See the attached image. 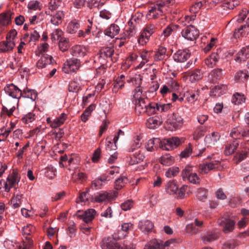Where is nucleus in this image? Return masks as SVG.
Here are the masks:
<instances>
[{
  "mask_svg": "<svg viewBox=\"0 0 249 249\" xmlns=\"http://www.w3.org/2000/svg\"><path fill=\"white\" fill-rule=\"evenodd\" d=\"M80 27L79 22L76 19L71 21L67 26V31L70 34H74Z\"/></svg>",
  "mask_w": 249,
  "mask_h": 249,
  "instance_id": "43",
  "label": "nucleus"
},
{
  "mask_svg": "<svg viewBox=\"0 0 249 249\" xmlns=\"http://www.w3.org/2000/svg\"><path fill=\"white\" fill-rule=\"evenodd\" d=\"M114 50L109 48L102 49L100 53L97 55V59L101 65H103L106 63V60L108 58H110L112 55Z\"/></svg>",
  "mask_w": 249,
  "mask_h": 249,
  "instance_id": "14",
  "label": "nucleus"
},
{
  "mask_svg": "<svg viewBox=\"0 0 249 249\" xmlns=\"http://www.w3.org/2000/svg\"><path fill=\"white\" fill-rule=\"evenodd\" d=\"M160 146L163 150L169 151L173 149L172 143L171 142H170L169 138L164 139L162 141H160Z\"/></svg>",
  "mask_w": 249,
  "mask_h": 249,
  "instance_id": "54",
  "label": "nucleus"
},
{
  "mask_svg": "<svg viewBox=\"0 0 249 249\" xmlns=\"http://www.w3.org/2000/svg\"><path fill=\"white\" fill-rule=\"evenodd\" d=\"M15 46L14 41L6 40L0 42V52L6 53L12 51Z\"/></svg>",
  "mask_w": 249,
  "mask_h": 249,
  "instance_id": "22",
  "label": "nucleus"
},
{
  "mask_svg": "<svg viewBox=\"0 0 249 249\" xmlns=\"http://www.w3.org/2000/svg\"><path fill=\"white\" fill-rule=\"evenodd\" d=\"M178 189V185L174 180L169 181L165 186V191L170 195H176Z\"/></svg>",
  "mask_w": 249,
  "mask_h": 249,
  "instance_id": "32",
  "label": "nucleus"
},
{
  "mask_svg": "<svg viewBox=\"0 0 249 249\" xmlns=\"http://www.w3.org/2000/svg\"><path fill=\"white\" fill-rule=\"evenodd\" d=\"M160 163L164 165L169 166L173 164L174 159L170 155H165L160 158Z\"/></svg>",
  "mask_w": 249,
  "mask_h": 249,
  "instance_id": "50",
  "label": "nucleus"
},
{
  "mask_svg": "<svg viewBox=\"0 0 249 249\" xmlns=\"http://www.w3.org/2000/svg\"><path fill=\"white\" fill-rule=\"evenodd\" d=\"M113 178V177L107 176L106 174L102 175L99 178L92 181V185L95 187H99L103 185V183L109 181Z\"/></svg>",
  "mask_w": 249,
  "mask_h": 249,
  "instance_id": "33",
  "label": "nucleus"
},
{
  "mask_svg": "<svg viewBox=\"0 0 249 249\" xmlns=\"http://www.w3.org/2000/svg\"><path fill=\"white\" fill-rule=\"evenodd\" d=\"M80 79H74L73 81H72L69 84V90L70 92H77L80 88Z\"/></svg>",
  "mask_w": 249,
  "mask_h": 249,
  "instance_id": "48",
  "label": "nucleus"
},
{
  "mask_svg": "<svg viewBox=\"0 0 249 249\" xmlns=\"http://www.w3.org/2000/svg\"><path fill=\"white\" fill-rule=\"evenodd\" d=\"M220 135L218 132H213L206 136L205 142L208 146H211L219 140Z\"/></svg>",
  "mask_w": 249,
  "mask_h": 249,
  "instance_id": "20",
  "label": "nucleus"
},
{
  "mask_svg": "<svg viewBox=\"0 0 249 249\" xmlns=\"http://www.w3.org/2000/svg\"><path fill=\"white\" fill-rule=\"evenodd\" d=\"M37 29V28H35L34 30L31 32L30 34L28 33L25 34L22 39L26 43L35 42L36 41L38 40L40 37V34Z\"/></svg>",
  "mask_w": 249,
  "mask_h": 249,
  "instance_id": "19",
  "label": "nucleus"
},
{
  "mask_svg": "<svg viewBox=\"0 0 249 249\" xmlns=\"http://www.w3.org/2000/svg\"><path fill=\"white\" fill-rule=\"evenodd\" d=\"M218 225L222 227V231L225 233L232 232L235 227V222L233 220L225 217H221L218 220Z\"/></svg>",
  "mask_w": 249,
  "mask_h": 249,
  "instance_id": "7",
  "label": "nucleus"
},
{
  "mask_svg": "<svg viewBox=\"0 0 249 249\" xmlns=\"http://www.w3.org/2000/svg\"><path fill=\"white\" fill-rule=\"evenodd\" d=\"M183 180H188L191 183L197 184L200 182V178L196 173L193 172V167L186 166L181 172Z\"/></svg>",
  "mask_w": 249,
  "mask_h": 249,
  "instance_id": "2",
  "label": "nucleus"
},
{
  "mask_svg": "<svg viewBox=\"0 0 249 249\" xmlns=\"http://www.w3.org/2000/svg\"><path fill=\"white\" fill-rule=\"evenodd\" d=\"M227 89V86L225 84H218L214 86L211 91L212 96L214 97L220 96L223 94Z\"/></svg>",
  "mask_w": 249,
  "mask_h": 249,
  "instance_id": "24",
  "label": "nucleus"
},
{
  "mask_svg": "<svg viewBox=\"0 0 249 249\" xmlns=\"http://www.w3.org/2000/svg\"><path fill=\"white\" fill-rule=\"evenodd\" d=\"M62 0H50L48 3V9L45 11L46 15H51L52 11H54L61 5Z\"/></svg>",
  "mask_w": 249,
  "mask_h": 249,
  "instance_id": "29",
  "label": "nucleus"
},
{
  "mask_svg": "<svg viewBox=\"0 0 249 249\" xmlns=\"http://www.w3.org/2000/svg\"><path fill=\"white\" fill-rule=\"evenodd\" d=\"M249 77V75L246 71H240L236 72L235 75L236 80H240L243 82L246 81Z\"/></svg>",
  "mask_w": 249,
  "mask_h": 249,
  "instance_id": "58",
  "label": "nucleus"
},
{
  "mask_svg": "<svg viewBox=\"0 0 249 249\" xmlns=\"http://www.w3.org/2000/svg\"><path fill=\"white\" fill-rule=\"evenodd\" d=\"M112 195L107 192L100 193L96 195L94 198V201L96 202L100 203L106 200H110Z\"/></svg>",
  "mask_w": 249,
  "mask_h": 249,
  "instance_id": "34",
  "label": "nucleus"
},
{
  "mask_svg": "<svg viewBox=\"0 0 249 249\" xmlns=\"http://www.w3.org/2000/svg\"><path fill=\"white\" fill-rule=\"evenodd\" d=\"M208 191L204 188H198L196 191L197 198L202 201H205L208 197Z\"/></svg>",
  "mask_w": 249,
  "mask_h": 249,
  "instance_id": "44",
  "label": "nucleus"
},
{
  "mask_svg": "<svg viewBox=\"0 0 249 249\" xmlns=\"http://www.w3.org/2000/svg\"><path fill=\"white\" fill-rule=\"evenodd\" d=\"M142 142H141V139L139 137H137L133 140L128 151L129 152H133L135 149L140 148Z\"/></svg>",
  "mask_w": 249,
  "mask_h": 249,
  "instance_id": "60",
  "label": "nucleus"
},
{
  "mask_svg": "<svg viewBox=\"0 0 249 249\" xmlns=\"http://www.w3.org/2000/svg\"><path fill=\"white\" fill-rule=\"evenodd\" d=\"M58 46L60 50L62 52L68 50L69 48V39L65 37L61 38L59 41Z\"/></svg>",
  "mask_w": 249,
  "mask_h": 249,
  "instance_id": "55",
  "label": "nucleus"
},
{
  "mask_svg": "<svg viewBox=\"0 0 249 249\" xmlns=\"http://www.w3.org/2000/svg\"><path fill=\"white\" fill-rule=\"evenodd\" d=\"M170 125L172 130H175L180 128L183 124V119L178 113H172L168 116L167 121Z\"/></svg>",
  "mask_w": 249,
  "mask_h": 249,
  "instance_id": "3",
  "label": "nucleus"
},
{
  "mask_svg": "<svg viewBox=\"0 0 249 249\" xmlns=\"http://www.w3.org/2000/svg\"><path fill=\"white\" fill-rule=\"evenodd\" d=\"M19 181V178L17 172L13 171L10 174L7 178V180L4 182L5 191L8 192L10 189L14 187Z\"/></svg>",
  "mask_w": 249,
  "mask_h": 249,
  "instance_id": "9",
  "label": "nucleus"
},
{
  "mask_svg": "<svg viewBox=\"0 0 249 249\" xmlns=\"http://www.w3.org/2000/svg\"><path fill=\"white\" fill-rule=\"evenodd\" d=\"M102 249H123L112 236L105 237L101 243Z\"/></svg>",
  "mask_w": 249,
  "mask_h": 249,
  "instance_id": "8",
  "label": "nucleus"
},
{
  "mask_svg": "<svg viewBox=\"0 0 249 249\" xmlns=\"http://www.w3.org/2000/svg\"><path fill=\"white\" fill-rule=\"evenodd\" d=\"M231 136L235 139L240 138V136L247 137L249 136V130L244 131L241 134L240 128H234L232 129L230 133Z\"/></svg>",
  "mask_w": 249,
  "mask_h": 249,
  "instance_id": "42",
  "label": "nucleus"
},
{
  "mask_svg": "<svg viewBox=\"0 0 249 249\" xmlns=\"http://www.w3.org/2000/svg\"><path fill=\"white\" fill-rule=\"evenodd\" d=\"M10 68L13 70H17L22 67L20 59L19 58H13L9 64Z\"/></svg>",
  "mask_w": 249,
  "mask_h": 249,
  "instance_id": "52",
  "label": "nucleus"
},
{
  "mask_svg": "<svg viewBox=\"0 0 249 249\" xmlns=\"http://www.w3.org/2000/svg\"><path fill=\"white\" fill-rule=\"evenodd\" d=\"M222 70L220 69H214L209 74V78L211 82L215 83L217 80L222 77Z\"/></svg>",
  "mask_w": 249,
  "mask_h": 249,
  "instance_id": "40",
  "label": "nucleus"
},
{
  "mask_svg": "<svg viewBox=\"0 0 249 249\" xmlns=\"http://www.w3.org/2000/svg\"><path fill=\"white\" fill-rule=\"evenodd\" d=\"M162 13V10H160L159 8H156V7L152 6L149 10L147 15V17L148 18L156 19L161 15Z\"/></svg>",
  "mask_w": 249,
  "mask_h": 249,
  "instance_id": "41",
  "label": "nucleus"
},
{
  "mask_svg": "<svg viewBox=\"0 0 249 249\" xmlns=\"http://www.w3.org/2000/svg\"><path fill=\"white\" fill-rule=\"evenodd\" d=\"M35 114L33 112H29L22 118L23 122L26 124L32 123L35 121Z\"/></svg>",
  "mask_w": 249,
  "mask_h": 249,
  "instance_id": "63",
  "label": "nucleus"
},
{
  "mask_svg": "<svg viewBox=\"0 0 249 249\" xmlns=\"http://www.w3.org/2000/svg\"><path fill=\"white\" fill-rule=\"evenodd\" d=\"M238 0H224L221 7L224 10L233 9L239 4Z\"/></svg>",
  "mask_w": 249,
  "mask_h": 249,
  "instance_id": "39",
  "label": "nucleus"
},
{
  "mask_svg": "<svg viewBox=\"0 0 249 249\" xmlns=\"http://www.w3.org/2000/svg\"><path fill=\"white\" fill-rule=\"evenodd\" d=\"M182 36L185 39L194 41L199 36V31L193 25H189L186 27L181 31Z\"/></svg>",
  "mask_w": 249,
  "mask_h": 249,
  "instance_id": "6",
  "label": "nucleus"
},
{
  "mask_svg": "<svg viewBox=\"0 0 249 249\" xmlns=\"http://www.w3.org/2000/svg\"><path fill=\"white\" fill-rule=\"evenodd\" d=\"M128 182V178L124 177H121V178L117 179L114 183V188L116 190L121 189L124 185L125 184Z\"/></svg>",
  "mask_w": 249,
  "mask_h": 249,
  "instance_id": "46",
  "label": "nucleus"
},
{
  "mask_svg": "<svg viewBox=\"0 0 249 249\" xmlns=\"http://www.w3.org/2000/svg\"><path fill=\"white\" fill-rule=\"evenodd\" d=\"M156 27L153 24L146 26L141 33L138 42L141 45H145L149 40L150 36L155 32Z\"/></svg>",
  "mask_w": 249,
  "mask_h": 249,
  "instance_id": "4",
  "label": "nucleus"
},
{
  "mask_svg": "<svg viewBox=\"0 0 249 249\" xmlns=\"http://www.w3.org/2000/svg\"><path fill=\"white\" fill-rule=\"evenodd\" d=\"M87 178V175L85 173L83 172H75L72 175V179L74 181H81L82 182L86 180Z\"/></svg>",
  "mask_w": 249,
  "mask_h": 249,
  "instance_id": "59",
  "label": "nucleus"
},
{
  "mask_svg": "<svg viewBox=\"0 0 249 249\" xmlns=\"http://www.w3.org/2000/svg\"><path fill=\"white\" fill-rule=\"evenodd\" d=\"M159 139H152L149 140L146 143L145 148L148 151H152L157 148L156 143H160Z\"/></svg>",
  "mask_w": 249,
  "mask_h": 249,
  "instance_id": "47",
  "label": "nucleus"
},
{
  "mask_svg": "<svg viewBox=\"0 0 249 249\" xmlns=\"http://www.w3.org/2000/svg\"><path fill=\"white\" fill-rule=\"evenodd\" d=\"M13 14L11 11L2 13L0 15V25L6 26L11 22Z\"/></svg>",
  "mask_w": 249,
  "mask_h": 249,
  "instance_id": "35",
  "label": "nucleus"
},
{
  "mask_svg": "<svg viewBox=\"0 0 249 249\" xmlns=\"http://www.w3.org/2000/svg\"><path fill=\"white\" fill-rule=\"evenodd\" d=\"M203 77V74L199 70H196L192 73L190 75V79L192 80L198 81Z\"/></svg>",
  "mask_w": 249,
  "mask_h": 249,
  "instance_id": "64",
  "label": "nucleus"
},
{
  "mask_svg": "<svg viewBox=\"0 0 249 249\" xmlns=\"http://www.w3.org/2000/svg\"><path fill=\"white\" fill-rule=\"evenodd\" d=\"M179 168L173 166L168 168L165 172V175L168 178H172L176 177L179 173Z\"/></svg>",
  "mask_w": 249,
  "mask_h": 249,
  "instance_id": "51",
  "label": "nucleus"
},
{
  "mask_svg": "<svg viewBox=\"0 0 249 249\" xmlns=\"http://www.w3.org/2000/svg\"><path fill=\"white\" fill-rule=\"evenodd\" d=\"M96 211L92 209H88L84 212L79 211L77 212V215L80 219L86 223L90 222L94 218Z\"/></svg>",
  "mask_w": 249,
  "mask_h": 249,
  "instance_id": "11",
  "label": "nucleus"
},
{
  "mask_svg": "<svg viewBox=\"0 0 249 249\" xmlns=\"http://www.w3.org/2000/svg\"><path fill=\"white\" fill-rule=\"evenodd\" d=\"M166 56V48L164 47L160 46L155 52L154 55L155 61H159L163 60L165 58Z\"/></svg>",
  "mask_w": 249,
  "mask_h": 249,
  "instance_id": "31",
  "label": "nucleus"
},
{
  "mask_svg": "<svg viewBox=\"0 0 249 249\" xmlns=\"http://www.w3.org/2000/svg\"><path fill=\"white\" fill-rule=\"evenodd\" d=\"M219 59L217 53H212L209 57L205 60V64L210 68H213Z\"/></svg>",
  "mask_w": 249,
  "mask_h": 249,
  "instance_id": "36",
  "label": "nucleus"
},
{
  "mask_svg": "<svg viewBox=\"0 0 249 249\" xmlns=\"http://www.w3.org/2000/svg\"><path fill=\"white\" fill-rule=\"evenodd\" d=\"M249 58V46L242 48L236 54L234 60L236 62L241 63L245 61Z\"/></svg>",
  "mask_w": 249,
  "mask_h": 249,
  "instance_id": "18",
  "label": "nucleus"
},
{
  "mask_svg": "<svg viewBox=\"0 0 249 249\" xmlns=\"http://www.w3.org/2000/svg\"><path fill=\"white\" fill-rule=\"evenodd\" d=\"M245 99L244 94L236 92L233 95L231 102L235 105H239L244 102Z\"/></svg>",
  "mask_w": 249,
  "mask_h": 249,
  "instance_id": "49",
  "label": "nucleus"
},
{
  "mask_svg": "<svg viewBox=\"0 0 249 249\" xmlns=\"http://www.w3.org/2000/svg\"><path fill=\"white\" fill-rule=\"evenodd\" d=\"M139 228L144 232L150 231L153 228V223L149 220H142L139 222Z\"/></svg>",
  "mask_w": 249,
  "mask_h": 249,
  "instance_id": "25",
  "label": "nucleus"
},
{
  "mask_svg": "<svg viewBox=\"0 0 249 249\" xmlns=\"http://www.w3.org/2000/svg\"><path fill=\"white\" fill-rule=\"evenodd\" d=\"M67 118V115L61 113L59 117L54 119L52 124V128H55L62 125Z\"/></svg>",
  "mask_w": 249,
  "mask_h": 249,
  "instance_id": "37",
  "label": "nucleus"
},
{
  "mask_svg": "<svg viewBox=\"0 0 249 249\" xmlns=\"http://www.w3.org/2000/svg\"><path fill=\"white\" fill-rule=\"evenodd\" d=\"M142 90L140 87L133 91L136 113L138 115L146 113L148 115L155 114V109L152 106L153 103H149L148 99L142 97Z\"/></svg>",
  "mask_w": 249,
  "mask_h": 249,
  "instance_id": "1",
  "label": "nucleus"
},
{
  "mask_svg": "<svg viewBox=\"0 0 249 249\" xmlns=\"http://www.w3.org/2000/svg\"><path fill=\"white\" fill-rule=\"evenodd\" d=\"M81 66V62L76 58L68 60L63 65V71L66 73L73 72L78 70Z\"/></svg>",
  "mask_w": 249,
  "mask_h": 249,
  "instance_id": "5",
  "label": "nucleus"
},
{
  "mask_svg": "<svg viewBox=\"0 0 249 249\" xmlns=\"http://www.w3.org/2000/svg\"><path fill=\"white\" fill-rule=\"evenodd\" d=\"M54 63H55V61L51 55L44 54L37 61L36 65L38 68L42 69L48 65L53 64Z\"/></svg>",
  "mask_w": 249,
  "mask_h": 249,
  "instance_id": "16",
  "label": "nucleus"
},
{
  "mask_svg": "<svg viewBox=\"0 0 249 249\" xmlns=\"http://www.w3.org/2000/svg\"><path fill=\"white\" fill-rule=\"evenodd\" d=\"M246 11L243 10L237 17L233 18L229 23V24H234L235 25H237L238 24L241 23L246 18Z\"/></svg>",
  "mask_w": 249,
  "mask_h": 249,
  "instance_id": "45",
  "label": "nucleus"
},
{
  "mask_svg": "<svg viewBox=\"0 0 249 249\" xmlns=\"http://www.w3.org/2000/svg\"><path fill=\"white\" fill-rule=\"evenodd\" d=\"M176 29V27L175 26L171 25H168L163 30L161 36H164V39H165V38L169 36Z\"/></svg>",
  "mask_w": 249,
  "mask_h": 249,
  "instance_id": "57",
  "label": "nucleus"
},
{
  "mask_svg": "<svg viewBox=\"0 0 249 249\" xmlns=\"http://www.w3.org/2000/svg\"><path fill=\"white\" fill-rule=\"evenodd\" d=\"M239 146L238 142L233 141L232 143H228L225 145L224 154L226 156L232 155Z\"/></svg>",
  "mask_w": 249,
  "mask_h": 249,
  "instance_id": "28",
  "label": "nucleus"
},
{
  "mask_svg": "<svg viewBox=\"0 0 249 249\" xmlns=\"http://www.w3.org/2000/svg\"><path fill=\"white\" fill-rule=\"evenodd\" d=\"M160 118L157 116L150 117L147 120L146 125L149 129H154L161 124Z\"/></svg>",
  "mask_w": 249,
  "mask_h": 249,
  "instance_id": "21",
  "label": "nucleus"
},
{
  "mask_svg": "<svg viewBox=\"0 0 249 249\" xmlns=\"http://www.w3.org/2000/svg\"><path fill=\"white\" fill-rule=\"evenodd\" d=\"M160 245L157 240L153 239L148 243L144 249H160Z\"/></svg>",
  "mask_w": 249,
  "mask_h": 249,
  "instance_id": "61",
  "label": "nucleus"
},
{
  "mask_svg": "<svg viewBox=\"0 0 249 249\" xmlns=\"http://www.w3.org/2000/svg\"><path fill=\"white\" fill-rule=\"evenodd\" d=\"M5 93L13 98L18 99L22 94L21 90L13 84H7L4 89Z\"/></svg>",
  "mask_w": 249,
  "mask_h": 249,
  "instance_id": "10",
  "label": "nucleus"
},
{
  "mask_svg": "<svg viewBox=\"0 0 249 249\" xmlns=\"http://www.w3.org/2000/svg\"><path fill=\"white\" fill-rule=\"evenodd\" d=\"M153 106H154L155 109V113L157 111L160 112H165L168 111L171 107V105L170 104H162L159 103H153Z\"/></svg>",
  "mask_w": 249,
  "mask_h": 249,
  "instance_id": "38",
  "label": "nucleus"
},
{
  "mask_svg": "<svg viewBox=\"0 0 249 249\" xmlns=\"http://www.w3.org/2000/svg\"><path fill=\"white\" fill-rule=\"evenodd\" d=\"M47 15L50 16V22L55 26L61 24L65 16L64 12L61 10H58L55 12L52 11L51 15Z\"/></svg>",
  "mask_w": 249,
  "mask_h": 249,
  "instance_id": "12",
  "label": "nucleus"
},
{
  "mask_svg": "<svg viewBox=\"0 0 249 249\" xmlns=\"http://www.w3.org/2000/svg\"><path fill=\"white\" fill-rule=\"evenodd\" d=\"M135 34V31L134 28H129L128 29L126 30L124 33L122 35V36L120 37L121 40L126 39L133 36Z\"/></svg>",
  "mask_w": 249,
  "mask_h": 249,
  "instance_id": "62",
  "label": "nucleus"
},
{
  "mask_svg": "<svg viewBox=\"0 0 249 249\" xmlns=\"http://www.w3.org/2000/svg\"><path fill=\"white\" fill-rule=\"evenodd\" d=\"M217 165L218 162L216 161L200 164L199 165V173L201 174H207L210 171L215 169Z\"/></svg>",
  "mask_w": 249,
  "mask_h": 249,
  "instance_id": "17",
  "label": "nucleus"
},
{
  "mask_svg": "<svg viewBox=\"0 0 249 249\" xmlns=\"http://www.w3.org/2000/svg\"><path fill=\"white\" fill-rule=\"evenodd\" d=\"M120 29L119 26L115 24H112L109 27L105 30L104 33L111 38H113L115 36L117 35Z\"/></svg>",
  "mask_w": 249,
  "mask_h": 249,
  "instance_id": "30",
  "label": "nucleus"
},
{
  "mask_svg": "<svg viewBox=\"0 0 249 249\" xmlns=\"http://www.w3.org/2000/svg\"><path fill=\"white\" fill-rule=\"evenodd\" d=\"M87 49L85 46L80 45H74L70 49L71 54L77 57H84L87 54Z\"/></svg>",
  "mask_w": 249,
  "mask_h": 249,
  "instance_id": "15",
  "label": "nucleus"
},
{
  "mask_svg": "<svg viewBox=\"0 0 249 249\" xmlns=\"http://www.w3.org/2000/svg\"><path fill=\"white\" fill-rule=\"evenodd\" d=\"M23 194L17 193L14 194L11 199L12 207L14 209L18 208L20 207L23 201Z\"/></svg>",
  "mask_w": 249,
  "mask_h": 249,
  "instance_id": "26",
  "label": "nucleus"
},
{
  "mask_svg": "<svg viewBox=\"0 0 249 249\" xmlns=\"http://www.w3.org/2000/svg\"><path fill=\"white\" fill-rule=\"evenodd\" d=\"M145 158L144 154L141 151H136L132 156L129 158L128 160L129 164L134 165L142 161Z\"/></svg>",
  "mask_w": 249,
  "mask_h": 249,
  "instance_id": "23",
  "label": "nucleus"
},
{
  "mask_svg": "<svg viewBox=\"0 0 249 249\" xmlns=\"http://www.w3.org/2000/svg\"><path fill=\"white\" fill-rule=\"evenodd\" d=\"M63 31L59 29L55 30L51 35V39L53 41L60 40L61 38H63Z\"/></svg>",
  "mask_w": 249,
  "mask_h": 249,
  "instance_id": "56",
  "label": "nucleus"
},
{
  "mask_svg": "<svg viewBox=\"0 0 249 249\" xmlns=\"http://www.w3.org/2000/svg\"><path fill=\"white\" fill-rule=\"evenodd\" d=\"M237 26L235 28V31L234 33V36L235 38H239L241 36H245L249 31V29L246 24H242L240 26L235 25Z\"/></svg>",
  "mask_w": 249,
  "mask_h": 249,
  "instance_id": "27",
  "label": "nucleus"
},
{
  "mask_svg": "<svg viewBox=\"0 0 249 249\" xmlns=\"http://www.w3.org/2000/svg\"><path fill=\"white\" fill-rule=\"evenodd\" d=\"M190 56V53L188 50H178L173 55L174 60L179 63L186 61Z\"/></svg>",
  "mask_w": 249,
  "mask_h": 249,
  "instance_id": "13",
  "label": "nucleus"
},
{
  "mask_svg": "<svg viewBox=\"0 0 249 249\" xmlns=\"http://www.w3.org/2000/svg\"><path fill=\"white\" fill-rule=\"evenodd\" d=\"M127 81L128 82L132 83V84L136 86L135 89H137L138 87H140L142 89V88L141 86L142 82V78L140 74L136 75L134 77H133L129 80H128Z\"/></svg>",
  "mask_w": 249,
  "mask_h": 249,
  "instance_id": "53",
  "label": "nucleus"
}]
</instances>
